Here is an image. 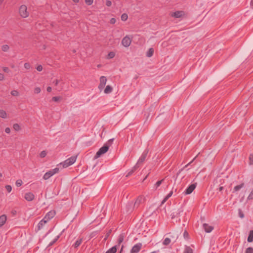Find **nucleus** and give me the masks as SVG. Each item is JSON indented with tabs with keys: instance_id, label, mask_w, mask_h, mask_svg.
Here are the masks:
<instances>
[{
	"instance_id": "f257e3e1",
	"label": "nucleus",
	"mask_w": 253,
	"mask_h": 253,
	"mask_svg": "<svg viewBox=\"0 0 253 253\" xmlns=\"http://www.w3.org/2000/svg\"><path fill=\"white\" fill-rule=\"evenodd\" d=\"M19 16L23 18H26L29 17L30 13L28 10L27 7L25 4L20 5L18 9Z\"/></svg>"
},
{
	"instance_id": "f03ea898",
	"label": "nucleus",
	"mask_w": 253,
	"mask_h": 253,
	"mask_svg": "<svg viewBox=\"0 0 253 253\" xmlns=\"http://www.w3.org/2000/svg\"><path fill=\"white\" fill-rule=\"evenodd\" d=\"M77 159V156H74L68 159L67 160H65L63 163H61L60 164L61 165H62L63 168H67L72 165H73L76 161Z\"/></svg>"
},
{
	"instance_id": "7ed1b4c3",
	"label": "nucleus",
	"mask_w": 253,
	"mask_h": 253,
	"mask_svg": "<svg viewBox=\"0 0 253 253\" xmlns=\"http://www.w3.org/2000/svg\"><path fill=\"white\" fill-rule=\"evenodd\" d=\"M109 149V146L107 144H104V145L100 148L99 150L96 153L94 156V159H97L100 157L101 155L106 153Z\"/></svg>"
},
{
	"instance_id": "20e7f679",
	"label": "nucleus",
	"mask_w": 253,
	"mask_h": 253,
	"mask_svg": "<svg viewBox=\"0 0 253 253\" xmlns=\"http://www.w3.org/2000/svg\"><path fill=\"white\" fill-rule=\"evenodd\" d=\"M59 169L58 168H56L53 169H51L46 172L43 175V178L45 180L49 179L51 176L53 175L54 174L57 173L59 172Z\"/></svg>"
},
{
	"instance_id": "39448f33",
	"label": "nucleus",
	"mask_w": 253,
	"mask_h": 253,
	"mask_svg": "<svg viewBox=\"0 0 253 253\" xmlns=\"http://www.w3.org/2000/svg\"><path fill=\"white\" fill-rule=\"evenodd\" d=\"M144 201L145 197L143 196L140 195L138 196L134 204L133 209L135 208H137L139 205L143 203Z\"/></svg>"
},
{
	"instance_id": "423d86ee",
	"label": "nucleus",
	"mask_w": 253,
	"mask_h": 253,
	"mask_svg": "<svg viewBox=\"0 0 253 253\" xmlns=\"http://www.w3.org/2000/svg\"><path fill=\"white\" fill-rule=\"evenodd\" d=\"M131 42V40L127 36L125 37L122 41V44L125 47H128L130 45Z\"/></svg>"
},
{
	"instance_id": "0eeeda50",
	"label": "nucleus",
	"mask_w": 253,
	"mask_h": 253,
	"mask_svg": "<svg viewBox=\"0 0 253 253\" xmlns=\"http://www.w3.org/2000/svg\"><path fill=\"white\" fill-rule=\"evenodd\" d=\"M106 82H107V79L105 77L101 76L100 78V84L98 86V88L100 90L102 89L104 87V86L106 84Z\"/></svg>"
},
{
	"instance_id": "6e6552de",
	"label": "nucleus",
	"mask_w": 253,
	"mask_h": 253,
	"mask_svg": "<svg viewBox=\"0 0 253 253\" xmlns=\"http://www.w3.org/2000/svg\"><path fill=\"white\" fill-rule=\"evenodd\" d=\"M141 243H138L135 245L131 250V253H138L142 247Z\"/></svg>"
},
{
	"instance_id": "1a4fd4ad",
	"label": "nucleus",
	"mask_w": 253,
	"mask_h": 253,
	"mask_svg": "<svg viewBox=\"0 0 253 253\" xmlns=\"http://www.w3.org/2000/svg\"><path fill=\"white\" fill-rule=\"evenodd\" d=\"M196 187V184H192L189 186V187L185 190L184 193L186 195L191 194Z\"/></svg>"
},
{
	"instance_id": "9d476101",
	"label": "nucleus",
	"mask_w": 253,
	"mask_h": 253,
	"mask_svg": "<svg viewBox=\"0 0 253 253\" xmlns=\"http://www.w3.org/2000/svg\"><path fill=\"white\" fill-rule=\"evenodd\" d=\"M184 15V12L183 11H176L174 12L171 13V16L174 18H180Z\"/></svg>"
},
{
	"instance_id": "9b49d317",
	"label": "nucleus",
	"mask_w": 253,
	"mask_h": 253,
	"mask_svg": "<svg viewBox=\"0 0 253 253\" xmlns=\"http://www.w3.org/2000/svg\"><path fill=\"white\" fill-rule=\"evenodd\" d=\"M25 199L28 201H31L35 198V195L31 192H28L25 194Z\"/></svg>"
},
{
	"instance_id": "f8f14e48",
	"label": "nucleus",
	"mask_w": 253,
	"mask_h": 253,
	"mask_svg": "<svg viewBox=\"0 0 253 253\" xmlns=\"http://www.w3.org/2000/svg\"><path fill=\"white\" fill-rule=\"evenodd\" d=\"M147 156V153H143L141 157L139 158V160H138V162L136 165H137V166H139L140 164L142 163L146 159Z\"/></svg>"
},
{
	"instance_id": "ddd939ff",
	"label": "nucleus",
	"mask_w": 253,
	"mask_h": 253,
	"mask_svg": "<svg viewBox=\"0 0 253 253\" xmlns=\"http://www.w3.org/2000/svg\"><path fill=\"white\" fill-rule=\"evenodd\" d=\"M203 227L207 233H210L213 229V227L212 226H210L206 223H204L203 224Z\"/></svg>"
},
{
	"instance_id": "4468645a",
	"label": "nucleus",
	"mask_w": 253,
	"mask_h": 253,
	"mask_svg": "<svg viewBox=\"0 0 253 253\" xmlns=\"http://www.w3.org/2000/svg\"><path fill=\"white\" fill-rule=\"evenodd\" d=\"M7 220V216L5 214L0 216V227L2 226Z\"/></svg>"
},
{
	"instance_id": "2eb2a0df",
	"label": "nucleus",
	"mask_w": 253,
	"mask_h": 253,
	"mask_svg": "<svg viewBox=\"0 0 253 253\" xmlns=\"http://www.w3.org/2000/svg\"><path fill=\"white\" fill-rule=\"evenodd\" d=\"M55 215V211H51L47 212L45 215V218L49 219V220L52 218Z\"/></svg>"
},
{
	"instance_id": "dca6fc26",
	"label": "nucleus",
	"mask_w": 253,
	"mask_h": 253,
	"mask_svg": "<svg viewBox=\"0 0 253 253\" xmlns=\"http://www.w3.org/2000/svg\"><path fill=\"white\" fill-rule=\"evenodd\" d=\"M139 167V166L137 165H135V166L132 168V169L128 172L126 174V177H128V176L131 175Z\"/></svg>"
},
{
	"instance_id": "f3484780",
	"label": "nucleus",
	"mask_w": 253,
	"mask_h": 253,
	"mask_svg": "<svg viewBox=\"0 0 253 253\" xmlns=\"http://www.w3.org/2000/svg\"><path fill=\"white\" fill-rule=\"evenodd\" d=\"M244 186V183H242L240 185L235 186L234 188V189H233V192H236L238 191L242 188H243Z\"/></svg>"
},
{
	"instance_id": "a211bd4d",
	"label": "nucleus",
	"mask_w": 253,
	"mask_h": 253,
	"mask_svg": "<svg viewBox=\"0 0 253 253\" xmlns=\"http://www.w3.org/2000/svg\"><path fill=\"white\" fill-rule=\"evenodd\" d=\"M0 117L3 119L7 118V115L6 112L3 110H0Z\"/></svg>"
},
{
	"instance_id": "6ab92c4d",
	"label": "nucleus",
	"mask_w": 253,
	"mask_h": 253,
	"mask_svg": "<svg viewBox=\"0 0 253 253\" xmlns=\"http://www.w3.org/2000/svg\"><path fill=\"white\" fill-rule=\"evenodd\" d=\"M248 242H253V230H250L249 232V235L248 238Z\"/></svg>"
},
{
	"instance_id": "aec40b11",
	"label": "nucleus",
	"mask_w": 253,
	"mask_h": 253,
	"mask_svg": "<svg viewBox=\"0 0 253 253\" xmlns=\"http://www.w3.org/2000/svg\"><path fill=\"white\" fill-rule=\"evenodd\" d=\"M83 239L80 238L76 241L73 246L75 248H77L82 243Z\"/></svg>"
},
{
	"instance_id": "412c9836",
	"label": "nucleus",
	"mask_w": 253,
	"mask_h": 253,
	"mask_svg": "<svg viewBox=\"0 0 253 253\" xmlns=\"http://www.w3.org/2000/svg\"><path fill=\"white\" fill-rule=\"evenodd\" d=\"M113 90L112 87L110 85H107L104 89V93L106 94L110 93Z\"/></svg>"
},
{
	"instance_id": "4be33fe9",
	"label": "nucleus",
	"mask_w": 253,
	"mask_h": 253,
	"mask_svg": "<svg viewBox=\"0 0 253 253\" xmlns=\"http://www.w3.org/2000/svg\"><path fill=\"white\" fill-rule=\"evenodd\" d=\"M172 193H173V192L170 191V193L162 201V202L161 203V205L164 204L168 200V199L171 196V195H172Z\"/></svg>"
},
{
	"instance_id": "5701e85b",
	"label": "nucleus",
	"mask_w": 253,
	"mask_h": 253,
	"mask_svg": "<svg viewBox=\"0 0 253 253\" xmlns=\"http://www.w3.org/2000/svg\"><path fill=\"white\" fill-rule=\"evenodd\" d=\"M117 252V248L116 246H114L109 250H108L106 253H115Z\"/></svg>"
},
{
	"instance_id": "b1692460",
	"label": "nucleus",
	"mask_w": 253,
	"mask_h": 253,
	"mask_svg": "<svg viewBox=\"0 0 253 253\" xmlns=\"http://www.w3.org/2000/svg\"><path fill=\"white\" fill-rule=\"evenodd\" d=\"M154 53V49L153 48H149V50L147 52L146 55L148 57H151Z\"/></svg>"
},
{
	"instance_id": "393cba45",
	"label": "nucleus",
	"mask_w": 253,
	"mask_h": 253,
	"mask_svg": "<svg viewBox=\"0 0 253 253\" xmlns=\"http://www.w3.org/2000/svg\"><path fill=\"white\" fill-rule=\"evenodd\" d=\"M193 250L188 246H186L183 253H193Z\"/></svg>"
},
{
	"instance_id": "a878e982",
	"label": "nucleus",
	"mask_w": 253,
	"mask_h": 253,
	"mask_svg": "<svg viewBox=\"0 0 253 253\" xmlns=\"http://www.w3.org/2000/svg\"><path fill=\"white\" fill-rule=\"evenodd\" d=\"M164 178L162 179V180H159V181H158L154 185V187L155 188V189H157L158 187L160 186V185L162 184V183L164 181Z\"/></svg>"
},
{
	"instance_id": "bb28decb",
	"label": "nucleus",
	"mask_w": 253,
	"mask_h": 253,
	"mask_svg": "<svg viewBox=\"0 0 253 253\" xmlns=\"http://www.w3.org/2000/svg\"><path fill=\"white\" fill-rule=\"evenodd\" d=\"M170 242H171V240L169 238H166L163 241V244L164 245L167 246L170 244Z\"/></svg>"
},
{
	"instance_id": "cd10ccee",
	"label": "nucleus",
	"mask_w": 253,
	"mask_h": 253,
	"mask_svg": "<svg viewBox=\"0 0 253 253\" xmlns=\"http://www.w3.org/2000/svg\"><path fill=\"white\" fill-rule=\"evenodd\" d=\"M45 224L44 220H41L38 224V229L41 230L43 226Z\"/></svg>"
},
{
	"instance_id": "c85d7f7f",
	"label": "nucleus",
	"mask_w": 253,
	"mask_h": 253,
	"mask_svg": "<svg viewBox=\"0 0 253 253\" xmlns=\"http://www.w3.org/2000/svg\"><path fill=\"white\" fill-rule=\"evenodd\" d=\"M124 239V236L122 234H121L119 236L118 241L119 245H120L123 242Z\"/></svg>"
},
{
	"instance_id": "c756f323",
	"label": "nucleus",
	"mask_w": 253,
	"mask_h": 253,
	"mask_svg": "<svg viewBox=\"0 0 253 253\" xmlns=\"http://www.w3.org/2000/svg\"><path fill=\"white\" fill-rule=\"evenodd\" d=\"M9 49V47L8 45L7 44H4V45H3L1 47V49L4 52H6Z\"/></svg>"
},
{
	"instance_id": "7c9ffc66",
	"label": "nucleus",
	"mask_w": 253,
	"mask_h": 253,
	"mask_svg": "<svg viewBox=\"0 0 253 253\" xmlns=\"http://www.w3.org/2000/svg\"><path fill=\"white\" fill-rule=\"evenodd\" d=\"M128 18V15L126 13H123L121 15V19L122 21H126Z\"/></svg>"
},
{
	"instance_id": "2f4dec72",
	"label": "nucleus",
	"mask_w": 253,
	"mask_h": 253,
	"mask_svg": "<svg viewBox=\"0 0 253 253\" xmlns=\"http://www.w3.org/2000/svg\"><path fill=\"white\" fill-rule=\"evenodd\" d=\"M13 128L16 131H19L20 129V126L18 124H14Z\"/></svg>"
},
{
	"instance_id": "473e14b6",
	"label": "nucleus",
	"mask_w": 253,
	"mask_h": 253,
	"mask_svg": "<svg viewBox=\"0 0 253 253\" xmlns=\"http://www.w3.org/2000/svg\"><path fill=\"white\" fill-rule=\"evenodd\" d=\"M181 211H178L177 212H176L175 213L173 212L172 214H171V218L173 219L176 216H177L178 215H179Z\"/></svg>"
},
{
	"instance_id": "72a5a7b5",
	"label": "nucleus",
	"mask_w": 253,
	"mask_h": 253,
	"mask_svg": "<svg viewBox=\"0 0 253 253\" xmlns=\"http://www.w3.org/2000/svg\"><path fill=\"white\" fill-rule=\"evenodd\" d=\"M115 55V52L112 51V52H110L108 54V56H107V58L108 59H111V58H113V57H114Z\"/></svg>"
},
{
	"instance_id": "f704fd0d",
	"label": "nucleus",
	"mask_w": 253,
	"mask_h": 253,
	"mask_svg": "<svg viewBox=\"0 0 253 253\" xmlns=\"http://www.w3.org/2000/svg\"><path fill=\"white\" fill-rule=\"evenodd\" d=\"M11 94L14 96H17L19 95V92L17 90H13L11 91Z\"/></svg>"
},
{
	"instance_id": "c9c22d12",
	"label": "nucleus",
	"mask_w": 253,
	"mask_h": 253,
	"mask_svg": "<svg viewBox=\"0 0 253 253\" xmlns=\"http://www.w3.org/2000/svg\"><path fill=\"white\" fill-rule=\"evenodd\" d=\"M22 183H23V182H22V180H21V179H18V180H16V182H15V184L17 187H19V186H21Z\"/></svg>"
},
{
	"instance_id": "e433bc0d",
	"label": "nucleus",
	"mask_w": 253,
	"mask_h": 253,
	"mask_svg": "<svg viewBox=\"0 0 253 253\" xmlns=\"http://www.w3.org/2000/svg\"><path fill=\"white\" fill-rule=\"evenodd\" d=\"M41 90L39 87H36L34 88V92L35 94H39L40 93Z\"/></svg>"
},
{
	"instance_id": "4c0bfd02",
	"label": "nucleus",
	"mask_w": 253,
	"mask_h": 253,
	"mask_svg": "<svg viewBox=\"0 0 253 253\" xmlns=\"http://www.w3.org/2000/svg\"><path fill=\"white\" fill-rule=\"evenodd\" d=\"M245 253H253V248L252 247L248 248L246 250Z\"/></svg>"
},
{
	"instance_id": "58836bf2",
	"label": "nucleus",
	"mask_w": 253,
	"mask_h": 253,
	"mask_svg": "<svg viewBox=\"0 0 253 253\" xmlns=\"http://www.w3.org/2000/svg\"><path fill=\"white\" fill-rule=\"evenodd\" d=\"M61 99V97L59 96H54L52 98V101L54 102H58Z\"/></svg>"
},
{
	"instance_id": "ea45409f",
	"label": "nucleus",
	"mask_w": 253,
	"mask_h": 253,
	"mask_svg": "<svg viewBox=\"0 0 253 253\" xmlns=\"http://www.w3.org/2000/svg\"><path fill=\"white\" fill-rule=\"evenodd\" d=\"M47 154V153L45 151H42L40 154V156L41 158H44Z\"/></svg>"
},
{
	"instance_id": "a19ab883",
	"label": "nucleus",
	"mask_w": 253,
	"mask_h": 253,
	"mask_svg": "<svg viewBox=\"0 0 253 253\" xmlns=\"http://www.w3.org/2000/svg\"><path fill=\"white\" fill-rule=\"evenodd\" d=\"M5 189H6V190L7 191V192L8 193L10 192L12 190V187L10 185H7L5 186Z\"/></svg>"
},
{
	"instance_id": "79ce46f5",
	"label": "nucleus",
	"mask_w": 253,
	"mask_h": 253,
	"mask_svg": "<svg viewBox=\"0 0 253 253\" xmlns=\"http://www.w3.org/2000/svg\"><path fill=\"white\" fill-rule=\"evenodd\" d=\"M93 0H85V2L86 4L90 5L93 3Z\"/></svg>"
},
{
	"instance_id": "37998d69",
	"label": "nucleus",
	"mask_w": 253,
	"mask_h": 253,
	"mask_svg": "<svg viewBox=\"0 0 253 253\" xmlns=\"http://www.w3.org/2000/svg\"><path fill=\"white\" fill-rule=\"evenodd\" d=\"M249 160H250V164L253 165V154L250 155V157H249Z\"/></svg>"
},
{
	"instance_id": "c03bdc74",
	"label": "nucleus",
	"mask_w": 253,
	"mask_h": 253,
	"mask_svg": "<svg viewBox=\"0 0 253 253\" xmlns=\"http://www.w3.org/2000/svg\"><path fill=\"white\" fill-rule=\"evenodd\" d=\"M24 66V68L26 69H29L31 67V65L29 63H25Z\"/></svg>"
},
{
	"instance_id": "a18cd8bd",
	"label": "nucleus",
	"mask_w": 253,
	"mask_h": 253,
	"mask_svg": "<svg viewBox=\"0 0 253 253\" xmlns=\"http://www.w3.org/2000/svg\"><path fill=\"white\" fill-rule=\"evenodd\" d=\"M248 199L249 200L253 199V190L252 191V192L249 195Z\"/></svg>"
},
{
	"instance_id": "49530a36",
	"label": "nucleus",
	"mask_w": 253,
	"mask_h": 253,
	"mask_svg": "<svg viewBox=\"0 0 253 253\" xmlns=\"http://www.w3.org/2000/svg\"><path fill=\"white\" fill-rule=\"evenodd\" d=\"M114 141V138H112V139H110V140H109L107 143L106 144H107V145H108L109 146H110L112 143H113Z\"/></svg>"
},
{
	"instance_id": "de8ad7c7",
	"label": "nucleus",
	"mask_w": 253,
	"mask_h": 253,
	"mask_svg": "<svg viewBox=\"0 0 253 253\" xmlns=\"http://www.w3.org/2000/svg\"><path fill=\"white\" fill-rule=\"evenodd\" d=\"M239 216L242 218H243L244 217V214L241 210H239Z\"/></svg>"
},
{
	"instance_id": "09e8293b",
	"label": "nucleus",
	"mask_w": 253,
	"mask_h": 253,
	"mask_svg": "<svg viewBox=\"0 0 253 253\" xmlns=\"http://www.w3.org/2000/svg\"><path fill=\"white\" fill-rule=\"evenodd\" d=\"M106 5L107 6H108V7L111 6V5H112V2H111V1H110V0H106Z\"/></svg>"
},
{
	"instance_id": "8fccbe9b",
	"label": "nucleus",
	"mask_w": 253,
	"mask_h": 253,
	"mask_svg": "<svg viewBox=\"0 0 253 253\" xmlns=\"http://www.w3.org/2000/svg\"><path fill=\"white\" fill-rule=\"evenodd\" d=\"M37 70L40 72V71H42V65H40L39 66H37V67L36 68Z\"/></svg>"
},
{
	"instance_id": "3c124183",
	"label": "nucleus",
	"mask_w": 253,
	"mask_h": 253,
	"mask_svg": "<svg viewBox=\"0 0 253 253\" xmlns=\"http://www.w3.org/2000/svg\"><path fill=\"white\" fill-rule=\"evenodd\" d=\"M183 236L185 238H188V233L186 231H184V232L183 233Z\"/></svg>"
},
{
	"instance_id": "603ef678",
	"label": "nucleus",
	"mask_w": 253,
	"mask_h": 253,
	"mask_svg": "<svg viewBox=\"0 0 253 253\" xmlns=\"http://www.w3.org/2000/svg\"><path fill=\"white\" fill-rule=\"evenodd\" d=\"M116 21V20L115 18H112L110 19V22L111 24H113L115 23Z\"/></svg>"
},
{
	"instance_id": "864d4df0",
	"label": "nucleus",
	"mask_w": 253,
	"mask_h": 253,
	"mask_svg": "<svg viewBox=\"0 0 253 253\" xmlns=\"http://www.w3.org/2000/svg\"><path fill=\"white\" fill-rule=\"evenodd\" d=\"M4 79V76L3 74L0 73V81H2Z\"/></svg>"
},
{
	"instance_id": "5fc2aeb1",
	"label": "nucleus",
	"mask_w": 253,
	"mask_h": 253,
	"mask_svg": "<svg viewBox=\"0 0 253 253\" xmlns=\"http://www.w3.org/2000/svg\"><path fill=\"white\" fill-rule=\"evenodd\" d=\"M5 131L7 133H9L10 132V128L9 127H6L5 129Z\"/></svg>"
},
{
	"instance_id": "6e6d98bb",
	"label": "nucleus",
	"mask_w": 253,
	"mask_h": 253,
	"mask_svg": "<svg viewBox=\"0 0 253 253\" xmlns=\"http://www.w3.org/2000/svg\"><path fill=\"white\" fill-rule=\"evenodd\" d=\"M3 71L5 72H8L9 69L7 67H5L3 68Z\"/></svg>"
},
{
	"instance_id": "4d7b16f0",
	"label": "nucleus",
	"mask_w": 253,
	"mask_h": 253,
	"mask_svg": "<svg viewBox=\"0 0 253 253\" xmlns=\"http://www.w3.org/2000/svg\"><path fill=\"white\" fill-rule=\"evenodd\" d=\"M53 83L55 85H57L59 83V81L58 80H56L55 81H53Z\"/></svg>"
},
{
	"instance_id": "13d9d810",
	"label": "nucleus",
	"mask_w": 253,
	"mask_h": 253,
	"mask_svg": "<svg viewBox=\"0 0 253 253\" xmlns=\"http://www.w3.org/2000/svg\"><path fill=\"white\" fill-rule=\"evenodd\" d=\"M42 220H44L45 223H46L49 220V219H47V218H45V216L44 217Z\"/></svg>"
},
{
	"instance_id": "bf43d9fd",
	"label": "nucleus",
	"mask_w": 253,
	"mask_h": 253,
	"mask_svg": "<svg viewBox=\"0 0 253 253\" xmlns=\"http://www.w3.org/2000/svg\"><path fill=\"white\" fill-rule=\"evenodd\" d=\"M51 90H52V88L50 87V86H48L47 87V91L48 92H51Z\"/></svg>"
},
{
	"instance_id": "052dcab7",
	"label": "nucleus",
	"mask_w": 253,
	"mask_h": 253,
	"mask_svg": "<svg viewBox=\"0 0 253 253\" xmlns=\"http://www.w3.org/2000/svg\"><path fill=\"white\" fill-rule=\"evenodd\" d=\"M223 186H220L219 188H218V190L219 191H221L223 190Z\"/></svg>"
},
{
	"instance_id": "680f3d73",
	"label": "nucleus",
	"mask_w": 253,
	"mask_h": 253,
	"mask_svg": "<svg viewBox=\"0 0 253 253\" xmlns=\"http://www.w3.org/2000/svg\"><path fill=\"white\" fill-rule=\"evenodd\" d=\"M197 156H196L194 159L193 160L190 162L189 163H188L187 165L185 166V167H187L189 165H190L196 158Z\"/></svg>"
},
{
	"instance_id": "e2e57ef3",
	"label": "nucleus",
	"mask_w": 253,
	"mask_h": 253,
	"mask_svg": "<svg viewBox=\"0 0 253 253\" xmlns=\"http://www.w3.org/2000/svg\"><path fill=\"white\" fill-rule=\"evenodd\" d=\"M5 0H0V6L1 5L2 3L4 2Z\"/></svg>"
},
{
	"instance_id": "0e129e2a",
	"label": "nucleus",
	"mask_w": 253,
	"mask_h": 253,
	"mask_svg": "<svg viewBox=\"0 0 253 253\" xmlns=\"http://www.w3.org/2000/svg\"><path fill=\"white\" fill-rule=\"evenodd\" d=\"M80 0H73L75 3H78Z\"/></svg>"
},
{
	"instance_id": "69168bd1",
	"label": "nucleus",
	"mask_w": 253,
	"mask_h": 253,
	"mask_svg": "<svg viewBox=\"0 0 253 253\" xmlns=\"http://www.w3.org/2000/svg\"><path fill=\"white\" fill-rule=\"evenodd\" d=\"M101 66V65H100V64H99V65H97V67H98V68H100Z\"/></svg>"
},
{
	"instance_id": "338daca9",
	"label": "nucleus",
	"mask_w": 253,
	"mask_h": 253,
	"mask_svg": "<svg viewBox=\"0 0 253 253\" xmlns=\"http://www.w3.org/2000/svg\"><path fill=\"white\" fill-rule=\"evenodd\" d=\"M2 174L1 173H0V177H2Z\"/></svg>"
},
{
	"instance_id": "774afa93",
	"label": "nucleus",
	"mask_w": 253,
	"mask_h": 253,
	"mask_svg": "<svg viewBox=\"0 0 253 253\" xmlns=\"http://www.w3.org/2000/svg\"><path fill=\"white\" fill-rule=\"evenodd\" d=\"M151 253H156V252H152Z\"/></svg>"
}]
</instances>
